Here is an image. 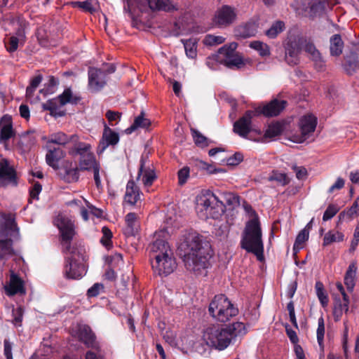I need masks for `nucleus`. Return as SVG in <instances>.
<instances>
[{"label": "nucleus", "mask_w": 359, "mask_h": 359, "mask_svg": "<svg viewBox=\"0 0 359 359\" xmlns=\"http://www.w3.org/2000/svg\"><path fill=\"white\" fill-rule=\"evenodd\" d=\"M90 149L91 147L89 144L79 142L69 149V154L72 156L78 154L81 156L82 155L86 154V153H92Z\"/></svg>", "instance_id": "nucleus-45"}, {"label": "nucleus", "mask_w": 359, "mask_h": 359, "mask_svg": "<svg viewBox=\"0 0 359 359\" xmlns=\"http://www.w3.org/2000/svg\"><path fill=\"white\" fill-rule=\"evenodd\" d=\"M187 252L184 255L186 269L196 276H205L213 252L209 241L196 233H189L185 240Z\"/></svg>", "instance_id": "nucleus-2"}, {"label": "nucleus", "mask_w": 359, "mask_h": 359, "mask_svg": "<svg viewBox=\"0 0 359 359\" xmlns=\"http://www.w3.org/2000/svg\"><path fill=\"white\" fill-rule=\"evenodd\" d=\"M286 102L284 100H273L262 109H257L256 114L262 113L266 116H275L278 115L285 107Z\"/></svg>", "instance_id": "nucleus-26"}, {"label": "nucleus", "mask_w": 359, "mask_h": 359, "mask_svg": "<svg viewBox=\"0 0 359 359\" xmlns=\"http://www.w3.org/2000/svg\"><path fill=\"white\" fill-rule=\"evenodd\" d=\"M115 67L111 64L107 70L90 68L88 70V88L92 92L100 91L106 84L107 74L114 72Z\"/></svg>", "instance_id": "nucleus-14"}, {"label": "nucleus", "mask_w": 359, "mask_h": 359, "mask_svg": "<svg viewBox=\"0 0 359 359\" xmlns=\"http://www.w3.org/2000/svg\"><path fill=\"white\" fill-rule=\"evenodd\" d=\"M151 266L154 273L159 276H167L177 268V263L173 252L165 254L154 259Z\"/></svg>", "instance_id": "nucleus-13"}, {"label": "nucleus", "mask_w": 359, "mask_h": 359, "mask_svg": "<svg viewBox=\"0 0 359 359\" xmlns=\"http://www.w3.org/2000/svg\"><path fill=\"white\" fill-rule=\"evenodd\" d=\"M189 168L188 167H184L178 171V180L180 185L184 184L189 177Z\"/></svg>", "instance_id": "nucleus-59"}, {"label": "nucleus", "mask_w": 359, "mask_h": 359, "mask_svg": "<svg viewBox=\"0 0 359 359\" xmlns=\"http://www.w3.org/2000/svg\"><path fill=\"white\" fill-rule=\"evenodd\" d=\"M210 315L217 320L225 323L238 313V309L224 294L215 295L209 305Z\"/></svg>", "instance_id": "nucleus-6"}, {"label": "nucleus", "mask_w": 359, "mask_h": 359, "mask_svg": "<svg viewBox=\"0 0 359 359\" xmlns=\"http://www.w3.org/2000/svg\"><path fill=\"white\" fill-rule=\"evenodd\" d=\"M269 181L273 182L279 186H286L290 184V178L285 172H281L278 170H273L269 177Z\"/></svg>", "instance_id": "nucleus-38"}, {"label": "nucleus", "mask_w": 359, "mask_h": 359, "mask_svg": "<svg viewBox=\"0 0 359 359\" xmlns=\"http://www.w3.org/2000/svg\"><path fill=\"white\" fill-rule=\"evenodd\" d=\"M126 226L123 229V233L126 236H135L140 229V223L135 213L129 212L125 217Z\"/></svg>", "instance_id": "nucleus-28"}, {"label": "nucleus", "mask_w": 359, "mask_h": 359, "mask_svg": "<svg viewBox=\"0 0 359 359\" xmlns=\"http://www.w3.org/2000/svg\"><path fill=\"white\" fill-rule=\"evenodd\" d=\"M78 140V137L76 135H72L68 137L63 133L59 132L52 134L48 139V142L55 143L57 144H66L70 141L76 142Z\"/></svg>", "instance_id": "nucleus-36"}, {"label": "nucleus", "mask_w": 359, "mask_h": 359, "mask_svg": "<svg viewBox=\"0 0 359 359\" xmlns=\"http://www.w3.org/2000/svg\"><path fill=\"white\" fill-rule=\"evenodd\" d=\"M58 170L62 180L68 183L76 182L79 179V167L69 160L65 161Z\"/></svg>", "instance_id": "nucleus-23"}, {"label": "nucleus", "mask_w": 359, "mask_h": 359, "mask_svg": "<svg viewBox=\"0 0 359 359\" xmlns=\"http://www.w3.org/2000/svg\"><path fill=\"white\" fill-rule=\"evenodd\" d=\"M150 124V120L145 118L144 112L142 111L140 115L135 118L133 124L126 130V133L130 134L137 128H147Z\"/></svg>", "instance_id": "nucleus-37"}, {"label": "nucleus", "mask_w": 359, "mask_h": 359, "mask_svg": "<svg viewBox=\"0 0 359 359\" xmlns=\"http://www.w3.org/2000/svg\"><path fill=\"white\" fill-rule=\"evenodd\" d=\"M237 18V11L234 7L224 5L219 8L214 15L213 22L219 27H227L234 23Z\"/></svg>", "instance_id": "nucleus-18"}, {"label": "nucleus", "mask_w": 359, "mask_h": 359, "mask_svg": "<svg viewBox=\"0 0 359 359\" xmlns=\"http://www.w3.org/2000/svg\"><path fill=\"white\" fill-rule=\"evenodd\" d=\"M110 265L112 267H120L123 265V256L120 253H115L110 257Z\"/></svg>", "instance_id": "nucleus-58"}, {"label": "nucleus", "mask_w": 359, "mask_h": 359, "mask_svg": "<svg viewBox=\"0 0 359 359\" xmlns=\"http://www.w3.org/2000/svg\"><path fill=\"white\" fill-rule=\"evenodd\" d=\"M2 26L6 30L13 29L17 31L18 36H11L8 43H6L7 50L11 53L14 52L17 50L18 43L23 41L22 25L19 18L9 16L3 19Z\"/></svg>", "instance_id": "nucleus-11"}, {"label": "nucleus", "mask_w": 359, "mask_h": 359, "mask_svg": "<svg viewBox=\"0 0 359 359\" xmlns=\"http://www.w3.org/2000/svg\"><path fill=\"white\" fill-rule=\"evenodd\" d=\"M224 203H196V210L201 219H219L224 212Z\"/></svg>", "instance_id": "nucleus-19"}, {"label": "nucleus", "mask_w": 359, "mask_h": 359, "mask_svg": "<svg viewBox=\"0 0 359 359\" xmlns=\"http://www.w3.org/2000/svg\"><path fill=\"white\" fill-rule=\"evenodd\" d=\"M285 25L282 21H276L271 27L266 32V34L269 38H275L278 34L284 30Z\"/></svg>", "instance_id": "nucleus-49"}, {"label": "nucleus", "mask_w": 359, "mask_h": 359, "mask_svg": "<svg viewBox=\"0 0 359 359\" xmlns=\"http://www.w3.org/2000/svg\"><path fill=\"white\" fill-rule=\"evenodd\" d=\"M0 142L6 141L13 135L11 117L4 116L0 119Z\"/></svg>", "instance_id": "nucleus-32"}, {"label": "nucleus", "mask_w": 359, "mask_h": 359, "mask_svg": "<svg viewBox=\"0 0 359 359\" xmlns=\"http://www.w3.org/2000/svg\"><path fill=\"white\" fill-rule=\"evenodd\" d=\"M339 208L335 204L331 203L324 212L323 219L327 221L332 219L339 211Z\"/></svg>", "instance_id": "nucleus-54"}, {"label": "nucleus", "mask_w": 359, "mask_h": 359, "mask_svg": "<svg viewBox=\"0 0 359 359\" xmlns=\"http://www.w3.org/2000/svg\"><path fill=\"white\" fill-rule=\"evenodd\" d=\"M302 46V38L294 36L289 39L285 47V60L290 65H294L298 63V55Z\"/></svg>", "instance_id": "nucleus-20"}, {"label": "nucleus", "mask_w": 359, "mask_h": 359, "mask_svg": "<svg viewBox=\"0 0 359 359\" xmlns=\"http://www.w3.org/2000/svg\"><path fill=\"white\" fill-rule=\"evenodd\" d=\"M226 39L222 36H216L208 34L203 40L204 45L208 46H214L223 43Z\"/></svg>", "instance_id": "nucleus-50"}, {"label": "nucleus", "mask_w": 359, "mask_h": 359, "mask_svg": "<svg viewBox=\"0 0 359 359\" xmlns=\"http://www.w3.org/2000/svg\"><path fill=\"white\" fill-rule=\"evenodd\" d=\"M72 335L83 342L86 347L100 351L99 342L88 325L79 324L72 329Z\"/></svg>", "instance_id": "nucleus-15"}, {"label": "nucleus", "mask_w": 359, "mask_h": 359, "mask_svg": "<svg viewBox=\"0 0 359 359\" xmlns=\"http://www.w3.org/2000/svg\"><path fill=\"white\" fill-rule=\"evenodd\" d=\"M191 135L195 144L199 147H206L209 145V140L196 129L191 128Z\"/></svg>", "instance_id": "nucleus-47"}, {"label": "nucleus", "mask_w": 359, "mask_h": 359, "mask_svg": "<svg viewBox=\"0 0 359 359\" xmlns=\"http://www.w3.org/2000/svg\"><path fill=\"white\" fill-rule=\"evenodd\" d=\"M196 202H222L223 199L226 202H239L240 198L238 195L226 192L222 194V198L217 196L210 189H196L194 192Z\"/></svg>", "instance_id": "nucleus-17"}, {"label": "nucleus", "mask_w": 359, "mask_h": 359, "mask_svg": "<svg viewBox=\"0 0 359 359\" xmlns=\"http://www.w3.org/2000/svg\"><path fill=\"white\" fill-rule=\"evenodd\" d=\"M59 230L62 252L66 255L63 273L69 279H80L86 273L84 255L81 250L72 243L76 235L74 221L66 212H59L53 219Z\"/></svg>", "instance_id": "nucleus-1"}, {"label": "nucleus", "mask_w": 359, "mask_h": 359, "mask_svg": "<svg viewBox=\"0 0 359 359\" xmlns=\"http://www.w3.org/2000/svg\"><path fill=\"white\" fill-rule=\"evenodd\" d=\"M184 44L185 53L188 57L195 59L197 56V43L196 39H189L187 40H182Z\"/></svg>", "instance_id": "nucleus-41"}, {"label": "nucleus", "mask_w": 359, "mask_h": 359, "mask_svg": "<svg viewBox=\"0 0 359 359\" xmlns=\"http://www.w3.org/2000/svg\"><path fill=\"white\" fill-rule=\"evenodd\" d=\"M119 141L118 133L113 131L111 128L105 126L102 139L100 141L97 152L102 153L109 146L115 145Z\"/></svg>", "instance_id": "nucleus-25"}, {"label": "nucleus", "mask_w": 359, "mask_h": 359, "mask_svg": "<svg viewBox=\"0 0 359 359\" xmlns=\"http://www.w3.org/2000/svg\"><path fill=\"white\" fill-rule=\"evenodd\" d=\"M238 45L235 42L224 46L220 48L217 54L208 57L206 60V65L212 69L217 68L218 63L225 62L228 66H236L240 67L243 64L242 59L234 55V51Z\"/></svg>", "instance_id": "nucleus-7"}, {"label": "nucleus", "mask_w": 359, "mask_h": 359, "mask_svg": "<svg viewBox=\"0 0 359 359\" xmlns=\"http://www.w3.org/2000/svg\"><path fill=\"white\" fill-rule=\"evenodd\" d=\"M357 267L355 264H351L344 277V284L347 290L352 291L355 286V277L356 275Z\"/></svg>", "instance_id": "nucleus-40"}, {"label": "nucleus", "mask_w": 359, "mask_h": 359, "mask_svg": "<svg viewBox=\"0 0 359 359\" xmlns=\"http://www.w3.org/2000/svg\"><path fill=\"white\" fill-rule=\"evenodd\" d=\"M345 180L341 177H338L336 182L330 187L328 192L330 194L334 193L344 187Z\"/></svg>", "instance_id": "nucleus-62"}, {"label": "nucleus", "mask_w": 359, "mask_h": 359, "mask_svg": "<svg viewBox=\"0 0 359 359\" xmlns=\"http://www.w3.org/2000/svg\"><path fill=\"white\" fill-rule=\"evenodd\" d=\"M127 5L124 6V10L130 12L134 6H137L140 11H146L148 8L152 11H170L175 8L172 5L170 0H135L133 2L132 0H126Z\"/></svg>", "instance_id": "nucleus-10"}, {"label": "nucleus", "mask_w": 359, "mask_h": 359, "mask_svg": "<svg viewBox=\"0 0 359 359\" xmlns=\"http://www.w3.org/2000/svg\"><path fill=\"white\" fill-rule=\"evenodd\" d=\"M316 290L317 297L323 307H325L328 304L329 299L326 292L324 290L323 284L320 282H316Z\"/></svg>", "instance_id": "nucleus-48"}, {"label": "nucleus", "mask_w": 359, "mask_h": 359, "mask_svg": "<svg viewBox=\"0 0 359 359\" xmlns=\"http://www.w3.org/2000/svg\"><path fill=\"white\" fill-rule=\"evenodd\" d=\"M284 126L279 122L271 123L266 130L264 137L266 138H273L280 135L283 131Z\"/></svg>", "instance_id": "nucleus-42"}, {"label": "nucleus", "mask_w": 359, "mask_h": 359, "mask_svg": "<svg viewBox=\"0 0 359 359\" xmlns=\"http://www.w3.org/2000/svg\"><path fill=\"white\" fill-rule=\"evenodd\" d=\"M299 133L293 134L290 140L295 143H302L314 133L317 126V118L313 114H306L299 121Z\"/></svg>", "instance_id": "nucleus-9"}, {"label": "nucleus", "mask_w": 359, "mask_h": 359, "mask_svg": "<svg viewBox=\"0 0 359 359\" xmlns=\"http://www.w3.org/2000/svg\"><path fill=\"white\" fill-rule=\"evenodd\" d=\"M325 321L324 318L321 316L318 320V328L316 330V337H317V342L318 344L320 351V359H322L323 358L324 355V350H325V344H324V337H325Z\"/></svg>", "instance_id": "nucleus-35"}, {"label": "nucleus", "mask_w": 359, "mask_h": 359, "mask_svg": "<svg viewBox=\"0 0 359 359\" xmlns=\"http://www.w3.org/2000/svg\"><path fill=\"white\" fill-rule=\"evenodd\" d=\"M358 243H359V225H357L355 229L353 238L351 243L350 251H351V252L355 251Z\"/></svg>", "instance_id": "nucleus-64"}, {"label": "nucleus", "mask_w": 359, "mask_h": 359, "mask_svg": "<svg viewBox=\"0 0 359 359\" xmlns=\"http://www.w3.org/2000/svg\"><path fill=\"white\" fill-rule=\"evenodd\" d=\"M257 32V25L255 22H248L244 25L236 28V35L241 38H248L253 36Z\"/></svg>", "instance_id": "nucleus-34"}, {"label": "nucleus", "mask_w": 359, "mask_h": 359, "mask_svg": "<svg viewBox=\"0 0 359 359\" xmlns=\"http://www.w3.org/2000/svg\"><path fill=\"white\" fill-rule=\"evenodd\" d=\"M309 229H303L297 236L294 244V250H299L302 248L304 243L309 239Z\"/></svg>", "instance_id": "nucleus-52"}, {"label": "nucleus", "mask_w": 359, "mask_h": 359, "mask_svg": "<svg viewBox=\"0 0 359 359\" xmlns=\"http://www.w3.org/2000/svg\"><path fill=\"white\" fill-rule=\"evenodd\" d=\"M100 165V163L96 160L93 153H86L79 157V168L80 171L90 172Z\"/></svg>", "instance_id": "nucleus-29"}, {"label": "nucleus", "mask_w": 359, "mask_h": 359, "mask_svg": "<svg viewBox=\"0 0 359 359\" xmlns=\"http://www.w3.org/2000/svg\"><path fill=\"white\" fill-rule=\"evenodd\" d=\"M6 294L8 296L15 294H25L26 292L23 280L11 269L10 270V278L4 287Z\"/></svg>", "instance_id": "nucleus-21"}, {"label": "nucleus", "mask_w": 359, "mask_h": 359, "mask_svg": "<svg viewBox=\"0 0 359 359\" xmlns=\"http://www.w3.org/2000/svg\"><path fill=\"white\" fill-rule=\"evenodd\" d=\"M79 100L78 97L73 96L72 90L68 88L65 90L57 97L43 104V108L50 111L52 116H62L65 115V112L61 107L67 103H76Z\"/></svg>", "instance_id": "nucleus-8"}, {"label": "nucleus", "mask_w": 359, "mask_h": 359, "mask_svg": "<svg viewBox=\"0 0 359 359\" xmlns=\"http://www.w3.org/2000/svg\"><path fill=\"white\" fill-rule=\"evenodd\" d=\"M166 236L167 232L165 229L155 233L154 241L149 245L151 257L153 259L172 252L166 241Z\"/></svg>", "instance_id": "nucleus-16"}, {"label": "nucleus", "mask_w": 359, "mask_h": 359, "mask_svg": "<svg viewBox=\"0 0 359 359\" xmlns=\"http://www.w3.org/2000/svg\"><path fill=\"white\" fill-rule=\"evenodd\" d=\"M162 335L165 341L170 346L176 345V334L173 331L171 330H167L165 332L162 333Z\"/></svg>", "instance_id": "nucleus-57"}, {"label": "nucleus", "mask_w": 359, "mask_h": 359, "mask_svg": "<svg viewBox=\"0 0 359 359\" xmlns=\"http://www.w3.org/2000/svg\"><path fill=\"white\" fill-rule=\"evenodd\" d=\"M344 43L339 34L334 35L330 39V52L332 55H339L342 53Z\"/></svg>", "instance_id": "nucleus-43"}, {"label": "nucleus", "mask_w": 359, "mask_h": 359, "mask_svg": "<svg viewBox=\"0 0 359 359\" xmlns=\"http://www.w3.org/2000/svg\"><path fill=\"white\" fill-rule=\"evenodd\" d=\"M249 46L257 50L259 55L262 57H267L269 56L271 54L270 48L269 46L262 41H254L250 42Z\"/></svg>", "instance_id": "nucleus-44"}, {"label": "nucleus", "mask_w": 359, "mask_h": 359, "mask_svg": "<svg viewBox=\"0 0 359 359\" xmlns=\"http://www.w3.org/2000/svg\"><path fill=\"white\" fill-rule=\"evenodd\" d=\"M243 208L249 220L246 222L241 241V247L247 252L253 253L258 260L264 258V244L259 217L249 203H243Z\"/></svg>", "instance_id": "nucleus-4"}, {"label": "nucleus", "mask_w": 359, "mask_h": 359, "mask_svg": "<svg viewBox=\"0 0 359 359\" xmlns=\"http://www.w3.org/2000/svg\"><path fill=\"white\" fill-rule=\"evenodd\" d=\"M332 5V4L321 0H294L292 4V8L299 15L304 14L309 9L311 13L316 14L331 8Z\"/></svg>", "instance_id": "nucleus-12"}, {"label": "nucleus", "mask_w": 359, "mask_h": 359, "mask_svg": "<svg viewBox=\"0 0 359 359\" xmlns=\"http://www.w3.org/2000/svg\"><path fill=\"white\" fill-rule=\"evenodd\" d=\"M349 300H341L340 298H335L333 306L332 314L334 321H339L344 314L348 311Z\"/></svg>", "instance_id": "nucleus-33"}, {"label": "nucleus", "mask_w": 359, "mask_h": 359, "mask_svg": "<svg viewBox=\"0 0 359 359\" xmlns=\"http://www.w3.org/2000/svg\"><path fill=\"white\" fill-rule=\"evenodd\" d=\"M4 353L6 359H13L12 354V344L7 339H5L4 341Z\"/></svg>", "instance_id": "nucleus-63"}, {"label": "nucleus", "mask_w": 359, "mask_h": 359, "mask_svg": "<svg viewBox=\"0 0 359 359\" xmlns=\"http://www.w3.org/2000/svg\"><path fill=\"white\" fill-rule=\"evenodd\" d=\"M198 166L205 170L209 174H215L217 172H224V170L221 168H215L213 165L208 163L205 161H200L198 163Z\"/></svg>", "instance_id": "nucleus-55"}, {"label": "nucleus", "mask_w": 359, "mask_h": 359, "mask_svg": "<svg viewBox=\"0 0 359 359\" xmlns=\"http://www.w3.org/2000/svg\"><path fill=\"white\" fill-rule=\"evenodd\" d=\"M13 320V323L15 325H20L23 317V310L20 306L13 309L12 311Z\"/></svg>", "instance_id": "nucleus-56"}, {"label": "nucleus", "mask_w": 359, "mask_h": 359, "mask_svg": "<svg viewBox=\"0 0 359 359\" xmlns=\"http://www.w3.org/2000/svg\"><path fill=\"white\" fill-rule=\"evenodd\" d=\"M104 289V286L100 283H95L88 290L87 294L88 297H96L98 295L101 290Z\"/></svg>", "instance_id": "nucleus-61"}, {"label": "nucleus", "mask_w": 359, "mask_h": 359, "mask_svg": "<svg viewBox=\"0 0 359 359\" xmlns=\"http://www.w3.org/2000/svg\"><path fill=\"white\" fill-rule=\"evenodd\" d=\"M246 333L243 323L236 322L224 327H209L205 330L203 340L209 347L217 351L227 348L238 336Z\"/></svg>", "instance_id": "nucleus-3"}, {"label": "nucleus", "mask_w": 359, "mask_h": 359, "mask_svg": "<svg viewBox=\"0 0 359 359\" xmlns=\"http://www.w3.org/2000/svg\"><path fill=\"white\" fill-rule=\"evenodd\" d=\"M16 185L17 179L14 169L9 165L6 160H1L0 161V187Z\"/></svg>", "instance_id": "nucleus-22"}, {"label": "nucleus", "mask_w": 359, "mask_h": 359, "mask_svg": "<svg viewBox=\"0 0 359 359\" xmlns=\"http://www.w3.org/2000/svg\"><path fill=\"white\" fill-rule=\"evenodd\" d=\"M142 193L133 181H129L126 186L124 202H137L142 201Z\"/></svg>", "instance_id": "nucleus-30"}, {"label": "nucleus", "mask_w": 359, "mask_h": 359, "mask_svg": "<svg viewBox=\"0 0 359 359\" xmlns=\"http://www.w3.org/2000/svg\"><path fill=\"white\" fill-rule=\"evenodd\" d=\"M344 235L343 233L339 231L330 230L325 234L323 245L327 246L333 243L341 242L344 241Z\"/></svg>", "instance_id": "nucleus-39"}, {"label": "nucleus", "mask_w": 359, "mask_h": 359, "mask_svg": "<svg viewBox=\"0 0 359 359\" xmlns=\"http://www.w3.org/2000/svg\"><path fill=\"white\" fill-rule=\"evenodd\" d=\"M256 111H248L233 124V131L243 137H246L250 132L251 119L255 116Z\"/></svg>", "instance_id": "nucleus-24"}, {"label": "nucleus", "mask_w": 359, "mask_h": 359, "mask_svg": "<svg viewBox=\"0 0 359 359\" xmlns=\"http://www.w3.org/2000/svg\"><path fill=\"white\" fill-rule=\"evenodd\" d=\"M292 169L295 172L296 177L298 180H303L306 178L308 173L305 168L302 166L293 165Z\"/></svg>", "instance_id": "nucleus-60"}, {"label": "nucleus", "mask_w": 359, "mask_h": 359, "mask_svg": "<svg viewBox=\"0 0 359 359\" xmlns=\"http://www.w3.org/2000/svg\"><path fill=\"white\" fill-rule=\"evenodd\" d=\"M156 175L153 168L146 167L144 162L141 161L137 180L142 182L145 187H150L156 180Z\"/></svg>", "instance_id": "nucleus-27"}, {"label": "nucleus", "mask_w": 359, "mask_h": 359, "mask_svg": "<svg viewBox=\"0 0 359 359\" xmlns=\"http://www.w3.org/2000/svg\"><path fill=\"white\" fill-rule=\"evenodd\" d=\"M102 232L103 233V236L100 240L101 243L106 248L111 247V239L112 238V233H111V230L109 228L104 226L102 229Z\"/></svg>", "instance_id": "nucleus-53"}, {"label": "nucleus", "mask_w": 359, "mask_h": 359, "mask_svg": "<svg viewBox=\"0 0 359 359\" xmlns=\"http://www.w3.org/2000/svg\"><path fill=\"white\" fill-rule=\"evenodd\" d=\"M74 6H78L85 11L89 13L95 12L98 8V3L96 0H87L85 1H76L74 3Z\"/></svg>", "instance_id": "nucleus-46"}, {"label": "nucleus", "mask_w": 359, "mask_h": 359, "mask_svg": "<svg viewBox=\"0 0 359 359\" xmlns=\"http://www.w3.org/2000/svg\"><path fill=\"white\" fill-rule=\"evenodd\" d=\"M65 156V152L60 148L48 150L46 155V161L48 165L54 170L59 169V161Z\"/></svg>", "instance_id": "nucleus-31"}, {"label": "nucleus", "mask_w": 359, "mask_h": 359, "mask_svg": "<svg viewBox=\"0 0 359 359\" xmlns=\"http://www.w3.org/2000/svg\"><path fill=\"white\" fill-rule=\"evenodd\" d=\"M18 233L15 222V215L0 212V259H7L15 252L13 238Z\"/></svg>", "instance_id": "nucleus-5"}, {"label": "nucleus", "mask_w": 359, "mask_h": 359, "mask_svg": "<svg viewBox=\"0 0 359 359\" xmlns=\"http://www.w3.org/2000/svg\"><path fill=\"white\" fill-rule=\"evenodd\" d=\"M305 43L304 46V49L306 53L309 54L310 57L315 62L320 61V53L316 48L313 43H306L303 40V43Z\"/></svg>", "instance_id": "nucleus-51"}]
</instances>
